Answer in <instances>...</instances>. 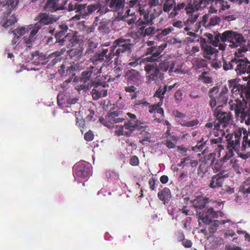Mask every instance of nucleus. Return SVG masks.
Returning <instances> with one entry per match:
<instances>
[{"mask_svg": "<svg viewBox=\"0 0 250 250\" xmlns=\"http://www.w3.org/2000/svg\"><path fill=\"white\" fill-rule=\"evenodd\" d=\"M29 30H32V29H30L28 26H27V28L22 26L19 28H17L14 30L12 31V32L14 34V35L17 36V35H19L20 36H21L24 35L26 32H28Z\"/></svg>", "mask_w": 250, "mask_h": 250, "instance_id": "obj_41", "label": "nucleus"}, {"mask_svg": "<svg viewBox=\"0 0 250 250\" xmlns=\"http://www.w3.org/2000/svg\"><path fill=\"white\" fill-rule=\"evenodd\" d=\"M169 66V62L167 60H165L160 63L158 68L162 71L166 72L168 70Z\"/></svg>", "mask_w": 250, "mask_h": 250, "instance_id": "obj_48", "label": "nucleus"}, {"mask_svg": "<svg viewBox=\"0 0 250 250\" xmlns=\"http://www.w3.org/2000/svg\"><path fill=\"white\" fill-rule=\"evenodd\" d=\"M89 164L80 163L75 166V174L79 177L86 178L90 175Z\"/></svg>", "mask_w": 250, "mask_h": 250, "instance_id": "obj_20", "label": "nucleus"}, {"mask_svg": "<svg viewBox=\"0 0 250 250\" xmlns=\"http://www.w3.org/2000/svg\"><path fill=\"white\" fill-rule=\"evenodd\" d=\"M148 184L150 187V188L152 190H154L155 189V185H158L159 184V182L157 181H156L153 178H150L149 180Z\"/></svg>", "mask_w": 250, "mask_h": 250, "instance_id": "obj_58", "label": "nucleus"}, {"mask_svg": "<svg viewBox=\"0 0 250 250\" xmlns=\"http://www.w3.org/2000/svg\"><path fill=\"white\" fill-rule=\"evenodd\" d=\"M163 49L160 47H151L147 48L144 55L145 56L151 55L145 58V60L149 62H155L160 61L162 55H161Z\"/></svg>", "mask_w": 250, "mask_h": 250, "instance_id": "obj_16", "label": "nucleus"}, {"mask_svg": "<svg viewBox=\"0 0 250 250\" xmlns=\"http://www.w3.org/2000/svg\"><path fill=\"white\" fill-rule=\"evenodd\" d=\"M167 90V86L165 85L163 87L160 86L159 88L156 90L154 94L155 97H157L161 99L164 98V95L166 94Z\"/></svg>", "mask_w": 250, "mask_h": 250, "instance_id": "obj_45", "label": "nucleus"}, {"mask_svg": "<svg viewBox=\"0 0 250 250\" xmlns=\"http://www.w3.org/2000/svg\"><path fill=\"white\" fill-rule=\"evenodd\" d=\"M205 144L206 142H203V139H202V140L198 143L197 146L194 147V150H195V149L197 148L199 151H201Z\"/></svg>", "mask_w": 250, "mask_h": 250, "instance_id": "obj_62", "label": "nucleus"}, {"mask_svg": "<svg viewBox=\"0 0 250 250\" xmlns=\"http://www.w3.org/2000/svg\"><path fill=\"white\" fill-rule=\"evenodd\" d=\"M68 54L69 56L71 58H73L74 57H76L77 58H78L80 57L82 54V51L80 49H72L68 51Z\"/></svg>", "mask_w": 250, "mask_h": 250, "instance_id": "obj_47", "label": "nucleus"}, {"mask_svg": "<svg viewBox=\"0 0 250 250\" xmlns=\"http://www.w3.org/2000/svg\"><path fill=\"white\" fill-rule=\"evenodd\" d=\"M42 41L48 45L57 44V43H55V42H54V38L52 36H45L42 39Z\"/></svg>", "mask_w": 250, "mask_h": 250, "instance_id": "obj_56", "label": "nucleus"}, {"mask_svg": "<svg viewBox=\"0 0 250 250\" xmlns=\"http://www.w3.org/2000/svg\"><path fill=\"white\" fill-rule=\"evenodd\" d=\"M236 79L231 80L229 81L230 87H232V93L235 95H239L243 100L245 99L250 101V85L249 83L247 85H241L237 83Z\"/></svg>", "mask_w": 250, "mask_h": 250, "instance_id": "obj_8", "label": "nucleus"}, {"mask_svg": "<svg viewBox=\"0 0 250 250\" xmlns=\"http://www.w3.org/2000/svg\"><path fill=\"white\" fill-rule=\"evenodd\" d=\"M220 225V221L219 220H214L211 224L210 228H209V232L213 233H214L217 229V228L219 227Z\"/></svg>", "mask_w": 250, "mask_h": 250, "instance_id": "obj_53", "label": "nucleus"}, {"mask_svg": "<svg viewBox=\"0 0 250 250\" xmlns=\"http://www.w3.org/2000/svg\"><path fill=\"white\" fill-rule=\"evenodd\" d=\"M130 164L132 166H137L139 164V159L136 156H133L131 157Z\"/></svg>", "mask_w": 250, "mask_h": 250, "instance_id": "obj_60", "label": "nucleus"}, {"mask_svg": "<svg viewBox=\"0 0 250 250\" xmlns=\"http://www.w3.org/2000/svg\"><path fill=\"white\" fill-rule=\"evenodd\" d=\"M146 126H143V128L142 129L137 130L140 132L138 134L139 135H141L142 137H144V139L146 141L150 142L149 139H150V134L146 130Z\"/></svg>", "mask_w": 250, "mask_h": 250, "instance_id": "obj_44", "label": "nucleus"}, {"mask_svg": "<svg viewBox=\"0 0 250 250\" xmlns=\"http://www.w3.org/2000/svg\"><path fill=\"white\" fill-rule=\"evenodd\" d=\"M244 131L250 134V130H247L244 127L240 128L238 131L235 133L234 136L228 140V144L229 147L235 151L239 150V148L240 149V140L242 135H243L242 139L244 138Z\"/></svg>", "mask_w": 250, "mask_h": 250, "instance_id": "obj_14", "label": "nucleus"}, {"mask_svg": "<svg viewBox=\"0 0 250 250\" xmlns=\"http://www.w3.org/2000/svg\"><path fill=\"white\" fill-rule=\"evenodd\" d=\"M126 115L128 118H126L127 121L124 125L125 129L134 131L135 129L141 130L143 128V126L139 124L140 122L135 114L128 112Z\"/></svg>", "mask_w": 250, "mask_h": 250, "instance_id": "obj_15", "label": "nucleus"}, {"mask_svg": "<svg viewBox=\"0 0 250 250\" xmlns=\"http://www.w3.org/2000/svg\"><path fill=\"white\" fill-rule=\"evenodd\" d=\"M125 79L128 84L139 85L142 83L140 73L134 69L128 70L125 74Z\"/></svg>", "mask_w": 250, "mask_h": 250, "instance_id": "obj_17", "label": "nucleus"}, {"mask_svg": "<svg viewBox=\"0 0 250 250\" xmlns=\"http://www.w3.org/2000/svg\"><path fill=\"white\" fill-rule=\"evenodd\" d=\"M17 21V20L16 17L14 15H12L9 17V19H8L6 21L3 23H0V24L2 27L7 28L11 25L14 24Z\"/></svg>", "mask_w": 250, "mask_h": 250, "instance_id": "obj_42", "label": "nucleus"}, {"mask_svg": "<svg viewBox=\"0 0 250 250\" xmlns=\"http://www.w3.org/2000/svg\"><path fill=\"white\" fill-rule=\"evenodd\" d=\"M98 1L99 6L98 9V12H99L100 14H105L107 13L108 11V9L107 8V5L108 6V3L107 4L106 2V4L103 5L99 0H98Z\"/></svg>", "mask_w": 250, "mask_h": 250, "instance_id": "obj_49", "label": "nucleus"}, {"mask_svg": "<svg viewBox=\"0 0 250 250\" xmlns=\"http://www.w3.org/2000/svg\"><path fill=\"white\" fill-rule=\"evenodd\" d=\"M158 3L157 7L160 10L159 12L153 13L152 11L151 12V14H153L154 17H150V23H152L153 20H155L156 18L158 17L162 13L163 11L168 13L172 9L173 10L174 6L175 5V0H163V3L160 2V0H158Z\"/></svg>", "mask_w": 250, "mask_h": 250, "instance_id": "obj_12", "label": "nucleus"}, {"mask_svg": "<svg viewBox=\"0 0 250 250\" xmlns=\"http://www.w3.org/2000/svg\"><path fill=\"white\" fill-rule=\"evenodd\" d=\"M240 190L244 193H250V177L244 182L240 188Z\"/></svg>", "mask_w": 250, "mask_h": 250, "instance_id": "obj_40", "label": "nucleus"}, {"mask_svg": "<svg viewBox=\"0 0 250 250\" xmlns=\"http://www.w3.org/2000/svg\"><path fill=\"white\" fill-rule=\"evenodd\" d=\"M133 44L127 39L119 38L116 40L109 47L110 50L113 49V57L116 56L117 58L123 56L124 54H129L131 52Z\"/></svg>", "mask_w": 250, "mask_h": 250, "instance_id": "obj_6", "label": "nucleus"}, {"mask_svg": "<svg viewBox=\"0 0 250 250\" xmlns=\"http://www.w3.org/2000/svg\"><path fill=\"white\" fill-rule=\"evenodd\" d=\"M199 17V15L198 14L196 13V14H194V13H192L191 14L189 18L188 19V20H187V22L188 24H193V23H194L197 19H198Z\"/></svg>", "mask_w": 250, "mask_h": 250, "instance_id": "obj_54", "label": "nucleus"}, {"mask_svg": "<svg viewBox=\"0 0 250 250\" xmlns=\"http://www.w3.org/2000/svg\"><path fill=\"white\" fill-rule=\"evenodd\" d=\"M219 87L215 86L211 88L208 92V96L210 99L209 105L211 108H213L216 105L224 106L226 104L228 99V89L225 86L222 88L219 93Z\"/></svg>", "mask_w": 250, "mask_h": 250, "instance_id": "obj_5", "label": "nucleus"}, {"mask_svg": "<svg viewBox=\"0 0 250 250\" xmlns=\"http://www.w3.org/2000/svg\"><path fill=\"white\" fill-rule=\"evenodd\" d=\"M231 119V116L229 113L224 112V113H223L220 117L217 120L218 121V123H216L215 127L218 128L222 126V127L224 128L230 124Z\"/></svg>", "mask_w": 250, "mask_h": 250, "instance_id": "obj_25", "label": "nucleus"}, {"mask_svg": "<svg viewBox=\"0 0 250 250\" xmlns=\"http://www.w3.org/2000/svg\"><path fill=\"white\" fill-rule=\"evenodd\" d=\"M209 202V198L203 196H197L192 200V205L195 208L203 209Z\"/></svg>", "mask_w": 250, "mask_h": 250, "instance_id": "obj_31", "label": "nucleus"}, {"mask_svg": "<svg viewBox=\"0 0 250 250\" xmlns=\"http://www.w3.org/2000/svg\"><path fill=\"white\" fill-rule=\"evenodd\" d=\"M221 19L217 16H211L210 13L203 16L201 23L202 25L206 28L211 27L219 24Z\"/></svg>", "mask_w": 250, "mask_h": 250, "instance_id": "obj_19", "label": "nucleus"}, {"mask_svg": "<svg viewBox=\"0 0 250 250\" xmlns=\"http://www.w3.org/2000/svg\"><path fill=\"white\" fill-rule=\"evenodd\" d=\"M47 59H53V60L48 64V68L53 66L58 62L61 61L62 58L61 57V53L58 51H56L48 56Z\"/></svg>", "mask_w": 250, "mask_h": 250, "instance_id": "obj_36", "label": "nucleus"}, {"mask_svg": "<svg viewBox=\"0 0 250 250\" xmlns=\"http://www.w3.org/2000/svg\"><path fill=\"white\" fill-rule=\"evenodd\" d=\"M221 212L217 211H215L212 208H208L206 216L203 214L200 215V219L202 221L203 223L206 224H209L211 222V219L218 217V214H220Z\"/></svg>", "mask_w": 250, "mask_h": 250, "instance_id": "obj_24", "label": "nucleus"}, {"mask_svg": "<svg viewBox=\"0 0 250 250\" xmlns=\"http://www.w3.org/2000/svg\"><path fill=\"white\" fill-rule=\"evenodd\" d=\"M99 1H97L95 3L89 5L87 7V10L88 14H92L96 10H98L99 7Z\"/></svg>", "mask_w": 250, "mask_h": 250, "instance_id": "obj_50", "label": "nucleus"}, {"mask_svg": "<svg viewBox=\"0 0 250 250\" xmlns=\"http://www.w3.org/2000/svg\"><path fill=\"white\" fill-rule=\"evenodd\" d=\"M86 64L83 62H73L66 70V72L68 74H71L74 76L75 72H79L84 69L86 67Z\"/></svg>", "mask_w": 250, "mask_h": 250, "instance_id": "obj_28", "label": "nucleus"}, {"mask_svg": "<svg viewBox=\"0 0 250 250\" xmlns=\"http://www.w3.org/2000/svg\"><path fill=\"white\" fill-rule=\"evenodd\" d=\"M158 0H130L126 2L127 6L130 8L134 9L136 11L139 12L140 14L143 16V18L146 22H150V17H154V15L151 14L152 11L153 13L159 12L160 10L158 8Z\"/></svg>", "mask_w": 250, "mask_h": 250, "instance_id": "obj_2", "label": "nucleus"}, {"mask_svg": "<svg viewBox=\"0 0 250 250\" xmlns=\"http://www.w3.org/2000/svg\"><path fill=\"white\" fill-rule=\"evenodd\" d=\"M204 36L206 37L208 39V42L215 47L218 46L220 41L222 42V33H214L213 35L211 33H205Z\"/></svg>", "mask_w": 250, "mask_h": 250, "instance_id": "obj_26", "label": "nucleus"}, {"mask_svg": "<svg viewBox=\"0 0 250 250\" xmlns=\"http://www.w3.org/2000/svg\"><path fill=\"white\" fill-rule=\"evenodd\" d=\"M108 44H104L101 50H99V53H97L93 57L92 61L93 63L97 64L99 62H103L105 58V62H109L113 58V49L110 50L109 47L107 48Z\"/></svg>", "mask_w": 250, "mask_h": 250, "instance_id": "obj_9", "label": "nucleus"}, {"mask_svg": "<svg viewBox=\"0 0 250 250\" xmlns=\"http://www.w3.org/2000/svg\"><path fill=\"white\" fill-rule=\"evenodd\" d=\"M59 1L57 2V4L59 5H64L65 7V9H68L69 11L76 10V12L82 13L83 10H84L85 8V4H80L78 2H76V0L71 1L68 4V7L65 6L67 3L66 0H64L61 4L58 3ZM63 10H64L63 9Z\"/></svg>", "mask_w": 250, "mask_h": 250, "instance_id": "obj_23", "label": "nucleus"}, {"mask_svg": "<svg viewBox=\"0 0 250 250\" xmlns=\"http://www.w3.org/2000/svg\"><path fill=\"white\" fill-rule=\"evenodd\" d=\"M144 69L147 75L146 81L147 83H150L152 82H154L156 83L158 79L162 80L163 78L162 73L160 72L159 68L155 64H146Z\"/></svg>", "mask_w": 250, "mask_h": 250, "instance_id": "obj_11", "label": "nucleus"}, {"mask_svg": "<svg viewBox=\"0 0 250 250\" xmlns=\"http://www.w3.org/2000/svg\"><path fill=\"white\" fill-rule=\"evenodd\" d=\"M247 101L246 99L241 101L237 98L234 101H229V104L230 110L234 111L236 117L240 118L241 123L250 125V107L248 108Z\"/></svg>", "mask_w": 250, "mask_h": 250, "instance_id": "obj_4", "label": "nucleus"}, {"mask_svg": "<svg viewBox=\"0 0 250 250\" xmlns=\"http://www.w3.org/2000/svg\"><path fill=\"white\" fill-rule=\"evenodd\" d=\"M58 98V103L59 104H62V103H61V100L62 102L63 101V102L65 103L66 102L67 104H74L77 103L79 100V98L77 97H74V98H71L68 97V96H67L66 94L63 95V94H59L57 96Z\"/></svg>", "mask_w": 250, "mask_h": 250, "instance_id": "obj_34", "label": "nucleus"}, {"mask_svg": "<svg viewBox=\"0 0 250 250\" xmlns=\"http://www.w3.org/2000/svg\"><path fill=\"white\" fill-rule=\"evenodd\" d=\"M222 63L224 70H234L238 76L247 74L248 76L243 77V79L245 81L250 80V61L247 58L235 57L229 61L223 58Z\"/></svg>", "mask_w": 250, "mask_h": 250, "instance_id": "obj_3", "label": "nucleus"}, {"mask_svg": "<svg viewBox=\"0 0 250 250\" xmlns=\"http://www.w3.org/2000/svg\"><path fill=\"white\" fill-rule=\"evenodd\" d=\"M92 85L93 86V88L91 91V94L94 100H98L107 96V90L104 89V85L96 83Z\"/></svg>", "mask_w": 250, "mask_h": 250, "instance_id": "obj_21", "label": "nucleus"}, {"mask_svg": "<svg viewBox=\"0 0 250 250\" xmlns=\"http://www.w3.org/2000/svg\"><path fill=\"white\" fill-rule=\"evenodd\" d=\"M189 3L188 5L186 6V3L185 2H182L180 3H178L176 4L174 6V9L172 12H171L169 14V18H173L174 17L176 16L178 14V11H180L181 10L184 9V8L186 10V7L189 4Z\"/></svg>", "mask_w": 250, "mask_h": 250, "instance_id": "obj_37", "label": "nucleus"}, {"mask_svg": "<svg viewBox=\"0 0 250 250\" xmlns=\"http://www.w3.org/2000/svg\"><path fill=\"white\" fill-rule=\"evenodd\" d=\"M142 21L138 23V27L135 33L136 36L137 37H143L144 32L146 31V25H152L154 23V20H153L152 23H150L146 22V21L143 18V16H142Z\"/></svg>", "mask_w": 250, "mask_h": 250, "instance_id": "obj_32", "label": "nucleus"}, {"mask_svg": "<svg viewBox=\"0 0 250 250\" xmlns=\"http://www.w3.org/2000/svg\"><path fill=\"white\" fill-rule=\"evenodd\" d=\"M93 134L92 132H87L84 135V139L87 141H91L93 139Z\"/></svg>", "mask_w": 250, "mask_h": 250, "instance_id": "obj_64", "label": "nucleus"}, {"mask_svg": "<svg viewBox=\"0 0 250 250\" xmlns=\"http://www.w3.org/2000/svg\"><path fill=\"white\" fill-rule=\"evenodd\" d=\"M59 0H47L45 5L44 9L47 11L51 12H56L60 9H65V7L64 5H59L57 2Z\"/></svg>", "mask_w": 250, "mask_h": 250, "instance_id": "obj_27", "label": "nucleus"}, {"mask_svg": "<svg viewBox=\"0 0 250 250\" xmlns=\"http://www.w3.org/2000/svg\"><path fill=\"white\" fill-rule=\"evenodd\" d=\"M19 0H7L5 5L10 9H14L19 3Z\"/></svg>", "mask_w": 250, "mask_h": 250, "instance_id": "obj_51", "label": "nucleus"}, {"mask_svg": "<svg viewBox=\"0 0 250 250\" xmlns=\"http://www.w3.org/2000/svg\"><path fill=\"white\" fill-rule=\"evenodd\" d=\"M96 24L98 25L97 30L102 34H107L110 32L109 20L103 19Z\"/></svg>", "mask_w": 250, "mask_h": 250, "instance_id": "obj_33", "label": "nucleus"}, {"mask_svg": "<svg viewBox=\"0 0 250 250\" xmlns=\"http://www.w3.org/2000/svg\"><path fill=\"white\" fill-rule=\"evenodd\" d=\"M216 0H199V1L194 0L192 4H189L186 7L187 13H190L194 11H198L202 5L205 6L210 3L215 2Z\"/></svg>", "mask_w": 250, "mask_h": 250, "instance_id": "obj_22", "label": "nucleus"}, {"mask_svg": "<svg viewBox=\"0 0 250 250\" xmlns=\"http://www.w3.org/2000/svg\"><path fill=\"white\" fill-rule=\"evenodd\" d=\"M222 42L229 43L231 48L243 47L246 43V40L243 35L232 30H227L222 33Z\"/></svg>", "mask_w": 250, "mask_h": 250, "instance_id": "obj_7", "label": "nucleus"}, {"mask_svg": "<svg viewBox=\"0 0 250 250\" xmlns=\"http://www.w3.org/2000/svg\"><path fill=\"white\" fill-rule=\"evenodd\" d=\"M159 199L165 202H168L171 198V192L169 188H165L158 193Z\"/></svg>", "mask_w": 250, "mask_h": 250, "instance_id": "obj_35", "label": "nucleus"}, {"mask_svg": "<svg viewBox=\"0 0 250 250\" xmlns=\"http://www.w3.org/2000/svg\"><path fill=\"white\" fill-rule=\"evenodd\" d=\"M160 30V29H157L156 30L154 27H148L146 28L143 37H145L147 36H153L157 33V32H159Z\"/></svg>", "mask_w": 250, "mask_h": 250, "instance_id": "obj_43", "label": "nucleus"}, {"mask_svg": "<svg viewBox=\"0 0 250 250\" xmlns=\"http://www.w3.org/2000/svg\"><path fill=\"white\" fill-rule=\"evenodd\" d=\"M59 19V16L49 15L46 13H39L35 19V21L37 22L34 24L28 25L32 30L28 37L24 38V43L29 46L32 45L38 38V32L43 26L52 24Z\"/></svg>", "mask_w": 250, "mask_h": 250, "instance_id": "obj_1", "label": "nucleus"}, {"mask_svg": "<svg viewBox=\"0 0 250 250\" xmlns=\"http://www.w3.org/2000/svg\"><path fill=\"white\" fill-rule=\"evenodd\" d=\"M78 41L75 38L73 34L68 33L63 38L56 40L55 43H59V45L67 46L70 44V43H77Z\"/></svg>", "mask_w": 250, "mask_h": 250, "instance_id": "obj_29", "label": "nucleus"}, {"mask_svg": "<svg viewBox=\"0 0 250 250\" xmlns=\"http://www.w3.org/2000/svg\"><path fill=\"white\" fill-rule=\"evenodd\" d=\"M119 113L120 111H115L110 113L109 114V121L110 122L111 120H113V119H114L116 117H118L119 116Z\"/></svg>", "mask_w": 250, "mask_h": 250, "instance_id": "obj_61", "label": "nucleus"}, {"mask_svg": "<svg viewBox=\"0 0 250 250\" xmlns=\"http://www.w3.org/2000/svg\"><path fill=\"white\" fill-rule=\"evenodd\" d=\"M218 3L220 4L221 6V10L225 11L230 8V6L229 5H227L228 2L227 1H224V0H216L215 4H217Z\"/></svg>", "mask_w": 250, "mask_h": 250, "instance_id": "obj_52", "label": "nucleus"}, {"mask_svg": "<svg viewBox=\"0 0 250 250\" xmlns=\"http://www.w3.org/2000/svg\"><path fill=\"white\" fill-rule=\"evenodd\" d=\"M101 69H98L95 66H90L84 70L81 74V82L83 83L90 82L91 86L95 83L94 80L101 73Z\"/></svg>", "mask_w": 250, "mask_h": 250, "instance_id": "obj_10", "label": "nucleus"}, {"mask_svg": "<svg viewBox=\"0 0 250 250\" xmlns=\"http://www.w3.org/2000/svg\"><path fill=\"white\" fill-rule=\"evenodd\" d=\"M208 170V167L206 163L200 164L197 169V174L201 178H203Z\"/></svg>", "mask_w": 250, "mask_h": 250, "instance_id": "obj_39", "label": "nucleus"}, {"mask_svg": "<svg viewBox=\"0 0 250 250\" xmlns=\"http://www.w3.org/2000/svg\"><path fill=\"white\" fill-rule=\"evenodd\" d=\"M201 49L203 51V57L208 60L211 59V56L214 54L216 51L215 49L212 47L210 45L206 46Z\"/></svg>", "mask_w": 250, "mask_h": 250, "instance_id": "obj_38", "label": "nucleus"}, {"mask_svg": "<svg viewBox=\"0 0 250 250\" xmlns=\"http://www.w3.org/2000/svg\"><path fill=\"white\" fill-rule=\"evenodd\" d=\"M172 31L171 28H165L163 30L160 29L159 32H157L158 34L156 35V37L158 39H160L164 36H165L169 34Z\"/></svg>", "mask_w": 250, "mask_h": 250, "instance_id": "obj_46", "label": "nucleus"}, {"mask_svg": "<svg viewBox=\"0 0 250 250\" xmlns=\"http://www.w3.org/2000/svg\"><path fill=\"white\" fill-rule=\"evenodd\" d=\"M98 44V41L96 37H93L88 39L87 41L85 54L90 55L93 53Z\"/></svg>", "mask_w": 250, "mask_h": 250, "instance_id": "obj_30", "label": "nucleus"}, {"mask_svg": "<svg viewBox=\"0 0 250 250\" xmlns=\"http://www.w3.org/2000/svg\"><path fill=\"white\" fill-rule=\"evenodd\" d=\"M223 106L218 105L214 110V116L216 117V119H218L225 112L221 110Z\"/></svg>", "mask_w": 250, "mask_h": 250, "instance_id": "obj_55", "label": "nucleus"}, {"mask_svg": "<svg viewBox=\"0 0 250 250\" xmlns=\"http://www.w3.org/2000/svg\"><path fill=\"white\" fill-rule=\"evenodd\" d=\"M149 103L144 99L136 100L135 105H142V106H147Z\"/></svg>", "mask_w": 250, "mask_h": 250, "instance_id": "obj_59", "label": "nucleus"}, {"mask_svg": "<svg viewBox=\"0 0 250 250\" xmlns=\"http://www.w3.org/2000/svg\"><path fill=\"white\" fill-rule=\"evenodd\" d=\"M199 123L198 120L195 119L191 121H188L183 124H181L182 126L187 127H193Z\"/></svg>", "mask_w": 250, "mask_h": 250, "instance_id": "obj_57", "label": "nucleus"}, {"mask_svg": "<svg viewBox=\"0 0 250 250\" xmlns=\"http://www.w3.org/2000/svg\"><path fill=\"white\" fill-rule=\"evenodd\" d=\"M229 177V173L227 171L221 170L217 174L214 175L209 185L210 188H215L221 187L223 185L224 179Z\"/></svg>", "mask_w": 250, "mask_h": 250, "instance_id": "obj_18", "label": "nucleus"}, {"mask_svg": "<svg viewBox=\"0 0 250 250\" xmlns=\"http://www.w3.org/2000/svg\"><path fill=\"white\" fill-rule=\"evenodd\" d=\"M108 3V6L111 11L117 12L118 16L116 18L115 21L123 20L124 17V11L125 10V0H106Z\"/></svg>", "mask_w": 250, "mask_h": 250, "instance_id": "obj_13", "label": "nucleus"}, {"mask_svg": "<svg viewBox=\"0 0 250 250\" xmlns=\"http://www.w3.org/2000/svg\"><path fill=\"white\" fill-rule=\"evenodd\" d=\"M238 17V16L235 14L233 15H229L226 16L225 17V20L228 21H235Z\"/></svg>", "mask_w": 250, "mask_h": 250, "instance_id": "obj_63", "label": "nucleus"}]
</instances>
